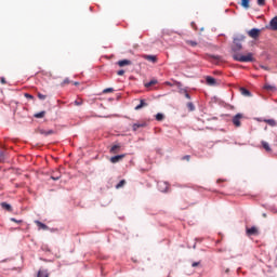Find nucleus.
<instances>
[{"mask_svg": "<svg viewBox=\"0 0 277 277\" xmlns=\"http://www.w3.org/2000/svg\"><path fill=\"white\" fill-rule=\"evenodd\" d=\"M243 40H246V36H243V35H239L234 38L232 51L235 54H233V60H235V62H242V63L254 62L253 53H248L247 55L238 54L239 51H241V49H243V47L241 45Z\"/></svg>", "mask_w": 277, "mask_h": 277, "instance_id": "nucleus-1", "label": "nucleus"}, {"mask_svg": "<svg viewBox=\"0 0 277 277\" xmlns=\"http://www.w3.org/2000/svg\"><path fill=\"white\" fill-rule=\"evenodd\" d=\"M248 36L250 38H253V40H256V38H259V36H261V30L259 28H253L248 31Z\"/></svg>", "mask_w": 277, "mask_h": 277, "instance_id": "nucleus-2", "label": "nucleus"}, {"mask_svg": "<svg viewBox=\"0 0 277 277\" xmlns=\"http://www.w3.org/2000/svg\"><path fill=\"white\" fill-rule=\"evenodd\" d=\"M241 118H243V115L241 114H237L236 116H234L233 124H235L236 127H241Z\"/></svg>", "mask_w": 277, "mask_h": 277, "instance_id": "nucleus-3", "label": "nucleus"}, {"mask_svg": "<svg viewBox=\"0 0 277 277\" xmlns=\"http://www.w3.org/2000/svg\"><path fill=\"white\" fill-rule=\"evenodd\" d=\"M124 157H127L126 154L114 156L110 158V163H119Z\"/></svg>", "mask_w": 277, "mask_h": 277, "instance_id": "nucleus-4", "label": "nucleus"}, {"mask_svg": "<svg viewBox=\"0 0 277 277\" xmlns=\"http://www.w3.org/2000/svg\"><path fill=\"white\" fill-rule=\"evenodd\" d=\"M247 235L249 237L259 235V228H256L255 226L247 228Z\"/></svg>", "mask_w": 277, "mask_h": 277, "instance_id": "nucleus-5", "label": "nucleus"}, {"mask_svg": "<svg viewBox=\"0 0 277 277\" xmlns=\"http://www.w3.org/2000/svg\"><path fill=\"white\" fill-rule=\"evenodd\" d=\"M118 66H120V68L124 67V66H131V64H133L131 61L129 60H122V61H118Z\"/></svg>", "mask_w": 277, "mask_h": 277, "instance_id": "nucleus-6", "label": "nucleus"}, {"mask_svg": "<svg viewBox=\"0 0 277 277\" xmlns=\"http://www.w3.org/2000/svg\"><path fill=\"white\" fill-rule=\"evenodd\" d=\"M144 60L151 62V64H157V57L155 55H144Z\"/></svg>", "mask_w": 277, "mask_h": 277, "instance_id": "nucleus-7", "label": "nucleus"}, {"mask_svg": "<svg viewBox=\"0 0 277 277\" xmlns=\"http://www.w3.org/2000/svg\"><path fill=\"white\" fill-rule=\"evenodd\" d=\"M35 224H37V226L39 228H41V230H49V226H47V224L40 222V221H35Z\"/></svg>", "mask_w": 277, "mask_h": 277, "instance_id": "nucleus-8", "label": "nucleus"}, {"mask_svg": "<svg viewBox=\"0 0 277 277\" xmlns=\"http://www.w3.org/2000/svg\"><path fill=\"white\" fill-rule=\"evenodd\" d=\"M269 25H271V28L273 29V31H277V16H275V17L271 21Z\"/></svg>", "mask_w": 277, "mask_h": 277, "instance_id": "nucleus-9", "label": "nucleus"}, {"mask_svg": "<svg viewBox=\"0 0 277 277\" xmlns=\"http://www.w3.org/2000/svg\"><path fill=\"white\" fill-rule=\"evenodd\" d=\"M206 83H207L208 85H215V83H216L215 78L208 76V77L206 78Z\"/></svg>", "mask_w": 277, "mask_h": 277, "instance_id": "nucleus-10", "label": "nucleus"}, {"mask_svg": "<svg viewBox=\"0 0 277 277\" xmlns=\"http://www.w3.org/2000/svg\"><path fill=\"white\" fill-rule=\"evenodd\" d=\"M143 107H148V104L144 100H141L140 104L135 106V110L138 111V109H142Z\"/></svg>", "mask_w": 277, "mask_h": 277, "instance_id": "nucleus-11", "label": "nucleus"}, {"mask_svg": "<svg viewBox=\"0 0 277 277\" xmlns=\"http://www.w3.org/2000/svg\"><path fill=\"white\" fill-rule=\"evenodd\" d=\"M264 90H266L267 92H276V85H272V84H265L264 85Z\"/></svg>", "mask_w": 277, "mask_h": 277, "instance_id": "nucleus-12", "label": "nucleus"}, {"mask_svg": "<svg viewBox=\"0 0 277 277\" xmlns=\"http://www.w3.org/2000/svg\"><path fill=\"white\" fill-rule=\"evenodd\" d=\"M120 153V145H114L111 148H110V154L111 155H116Z\"/></svg>", "mask_w": 277, "mask_h": 277, "instance_id": "nucleus-13", "label": "nucleus"}, {"mask_svg": "<svg viewBox=\"0 0 277 277\" xmlns=\"http://www.w3.org/2000/svg\"><path fill=\"white\" fill-rule=\"evenodd\" d=\"M0 206H1L2 209H4L5 211L12 212V206L9 205L8 202H1Z\"/></svg>", "mask_w": 277, "mask_h": 277, "instance_id": "nucleus-14", "label": "nucleus"}, {"mask_svg": "<svg viewBox=\"0 0 277 277\" xmlns=\"http://www.w3.org/2000/svg\"><path fill=\"white\" fill-rule=\"evenodd\" d=\"M37 277H49V271L40 269Z\"/></svg>", "mask_w": 277, "mask_h": 277, "instance_id": "nucleus-15", "label": "nucleus"}, {"mask_svg": "<svg viewBox=\"0 0 277 277\" xmlns=\"http://www.w3.org/2000/svg\"><path fill=\"white\" fill-rule=\"evenodd\" d=\"M262 146L267 153H272V147H269V143L263 141Z\"/></svg>", "mask_w": 277, "mask_h": 277, "instance_id": "nucleus-16", "label": "nucleus"}, {"mask_svg": "<svg viewBox=\"0 0 277 277\" xmlns=\"http://www.w3.org/2000/svg\"><path fill=\"white\" fill-rule=\"evenodd\" d=\"M240 92L243 96H252V93H250V91L246 88H241Z\"/></svg>", "mask_w": 277, "mask_h": 277, "instance_id": "nucleus-17", "label": "nucleus"}, {"mask_svg": "<svg viewBox=\"0 0 277 277\" xmlns=\"http://www.w3.org/2000/svg\"><path fill=\"white\" fill-rule=\"evenodd\" d=\"M241 6L248 10L250 8V0H241Z\"/></svg>", "mask_w": 277, "mask_h": 277, "instance_id": "nucleus-18", "label": "nucleus"}, {"mask_svg": "<svg viewBox=\"0 0 277 277\" xmlns=\"http://www.w3.org/2000/svg\"><path fill=\"white\" fill-rule=\"evenodd\" d=\"M186 107L188 108V111H196V106L192 102H188Z\"/></svg>", "mask_w": 277, "mask_h": 277, "instance_id": "nucleus-19", "label": "nucleus"}, {"mask_svg": "<svg viewBox=\"0 0 277 277\" xmlns=\"http://www.w3.org/2000/svg\"><path fill=\"white\" fill-rule=\"evenodd\" d=\"M264 122H266V124H269V127H276L277 122L274 119H266L264 120Z\"/></svg>", "mask_w": 277, "mask_h": 277, "instance_id": "nucleus-20", "label": "nucleus"}, {"mask_svg": "<svg viewBox=\"0 0 277 277\" xmlns=\"http://www.w3.org/2000/svg\"><path fill=\"white\" fill-rule=\"evenodd\" d=\"M124 185H127V181H126V180H121V181L116 185V189H120L121 187H124Z\"/></svg>", "mask_w": 277, "mask_h": 277, "instance_id": "nucleus-21", "label": "nucleus"}, {"mask_svg": "<svg viewBox=\"0 0 277 277\" xmlns=\"http://www.w3.org/2000/svg\"><path fill=\"white\" fill-rule=\"evenodd\" d=\"M151 85H157V80L154 79L145 83V88H151Z\"/></svg>", "mask_w": 277, "mask_h": 277, "instance_id": "nucleus-22", "label": "nucleus"}, {"mask_svg": "<svg viewBox=\"0 0 277 277\" xmlns=\"http://www.w3.org/2000/svg\"><path fill=\"white\" fill-rule=\"evenodd\" d=\"M44 116H47V111L44 110L35 114V118H44Z\"/></svg>", "mask_w": 277, "mask_h": 277, "instance_id": "nucleus-23", "label": "nucleus"}, {"mask_svg": "<svg viewBox=\"0 0 277 277\" xmlns=\"http://www.w3.org/2000/svg\"><path fill=\"white\" fill-rule=\"evenodd\" d=\"M141 127H146V124H144V123H134L133 124V131H137L138 129H141Z\"/></svg>", "mask_w": 277, "mask_h": 277, "instance_id": "nucleus-24", "label": "nucleus"}, {"mask_svg": "<svg viewBox=\"0 0 277 277\" xmlns=\"http://www.w3.org/2000/svg\"><path fill=\"white\" fill-rule=\"evenodd\" d=\"M74 105H76L77 107L83 105V100L82 98H78L74 102Z\"/></svg>", "mask_w": 277, "mask_h": 277, "instance_id": "nucleus-25", "label": "nucleus"}, {"mask_svg": "<svg viewBox=\"0 0 277 277\" xmlns=\"http://www.w3.org/2000/svg\"><path fill=\"white\" fill-rule=\"evenodd\" d=\"M156 120H157L158 122H161V120H163V114L158 113V114L156 115Z\"/></svg>", "mask_w": 277, "mask_h": 277, "instance_id": "nucleus-26", "label": "nucleus"}, {"mask_svg": "<svg viewBox=\"0 0 277 277\" xmlns=\"http://www.w3.org/2000/svg\"><path fill=\"white\" fill-rule=\"evenodd\" d=\"M70 83V79L66 78L65 80H63V82L61 83V87L64 88V85H68Z\"/></svg>", "mask_w": 277, "mask_h": 277, "instance_id": "nucleus-27", "label": "nucleus"}, {"mask_svg": "<svg viewBox=\"0 0 277 277\" xmlns=\"http://www.w3.org/2000/svg\"><path fill=\"white\" fill-rule=\"evenodd\" d=\"M111 92H114V88H107L103 90V94H109Z\"/></svg>", "mask_w": 277, "mask_h": 277, "instance_id": "nucleus-28", "label": "nucleus"}, {"mask_svg": "<svg viewBox=\"0 0 277 277\" xmlns=\"http://www.w3.org/2000/svg\"><path fill=\"white\" fill-rule=\"evenodd\" d=\"M37 96H38V98H39L40 101H45V100H47V95H44V94H42V93H38Z\"/></svg>", "mask_w": 277, "mask_h": 277, "instance_id": "nucleus-29", "label": "nucleus"}, {"mask_svg": "<svg viewBox=\"0 0 277 277\" xmlns=\"http://www.w3.org/2000/svg\"><path fill=\"white\" fill-rule=\"evenodd\" d=\"M186 43H188L190 47H198V42L196 41L188 40Z\"/></svg>", "mask_w": 277, "mask_h": 277, "instance_id": "nucleus-30", "label": "nucleus"}, {"mask_svg": "<svg viewBox=\"0 0 277 277\" xmlns=\"http://www.w3.org/2000/svg\"><path fill=\"white\" fill-rule=\"evenodd\" d=\"M11 222H15V224H23L22 220H16L14 217H11Z\"/></svg>", "mask_w": 277, "mask_h": 277, "instance_id": "nucleus-31", "label": "nucleus"}, {"mask_svg": "<svg viewBox=\"0 0 277 277\" xmlns=\"http://www.w3.org/2000/svg\"><path fill=\"white\" fill-rule=\"evenodd\" d=\"M182 159H183V161H189V159H192V156L186 155Z\"/></svg>", "mask_w": 277, "mask_h": 277, "instance_id": "nucleus-32", "label": "nucleus"}, {"mask_svg": "<svg viewBox=\"0 0 277 277\" xmlns=\"http://www.w3.org/2000/svg\"><path fill=\"white\" fill-rule=\"evenodd\" d=\"M61 177H62V175H57V176L52 175V176H51V179H52L53 181H60Z\"/></svg>", "mask_w": 277, "mask_h": 277, "instance_id": "nucleus-33", "label": "nucleus"}, {"mask_svg": "<svg viewBox=\"0 0 277 277\" xmlns=\"http://www.w3.org/2000/svg\"><path fill=\"white\" fill-rule=\"evenodd\" d=\"M184 96H185V98H188V101L192 98V96L189 95V93L187 91H184Z\"/></svg>", "mask_w": 277, "mask_h": 277, "instance_id": "nucleus-34", "label": "nucleus"}, {"mask_svg": "<svg viewBox=\"0 0 277 277\" xmlns=\"http://www.w3.org/2000/svg\"><path fill=\"white\" fill-rule=\"evenodd\" d=\"M210 57H212V60H222L220 55H210Z\"/></svg>", "mask_w": 277, "mask_h": 277, "instance_id": "nucleus-35", "label": "nucleus"}, {"mask_svg": "<svg viewBox=\"0 0 277 277\" xmlns=\"http://www.w3.org/2000/svg\"><path fill=\"white\" fill-rule=\"evenodd\" d=\"M117 75H118L119 77H122V75H124V69H120L119 71H117Z\"/></svg>", "mask_w": 277, "mask_h": 277, "instance_id": "nucleus-36", "label": "nucleus"}, {"mask_svg": "<svg viewBox=\"0 0 277 277\" xmlns=\"http://www.w3.org/2000/svg\"><path fill=\"white\" fill-rule=\"evenodd\" d=\"M258 5H265V0H258Z\"/></svg>", "mask_w": 277, "mask_h": 277, "instance_id": "nucleus-37", "label": "nucleus"}, {"mask_svg": "<svg viewBox=\"0 0 277 277\" xmlns=\"http://www.w3.org/2000/svg\"><path fill=\"white\" fill-rule=\"evenodd\" d=\"M25 97H26V98H31V100H34V95H31V94H29V93H26V94H25Z\"/></svg>", "mask_w": 277, "mask_h": 277, "instance_id": "nucleus-38", "label": "nucleus"}, {"mask_svg": "<svg viewBox=\"0 0 277 277\" xmlns=\"http://www.w3.org/2000/svg\"><path fill=\"white\" fill-rule=\"evenodd\" d=\"M0 82L4 85V83H6L5 82V79L2 77V78H0Z\"/></svg>", "mask_w": 277, "mask_h": 277, "instance_id": "nucleus-39", "label": "nucleus"}, {"mask_svg": "<svg viewBox=\"0 0 277 277\" xmlns=\"http://www.w3.org/2000/svg\"><path fill=\"white\" fill-rule=\"evenodd\" d=\"M198 265H200V263L198 262L193 263V267H198Z\"/></svg>", "mask_w": 277, "mask_h": 277, "instance_id": "nucleus-40", "label": "nucleus"}, {"mask_svg": "<svg viewBox=\"0 0 277 277\" xmlns=\"http://www.w3.org/2000/svg\"><path fill=\"white\" fill-rule=\"evenodd\" d=\"M228 272H230V269H229V268H226V269H225V274H228Z\"/></svg>", "mask_w": 277, "mask_h": 277, "instance_id": "nucleus-41", "label": "nucleus"}, {"mask_svg": "<svg viewBox=\"0 0 277 277\" xmlns=\"http://www.w3.org/2000/svg\"><path fill=\"white\" fill-rule=\"evenodd\" d=\"M51 134H53V131L48 132V135H51Z\"/></svg>", "mask_w": 277, "mask_h": 277, "instance_id": "nucleus-42", "label": "nucleus"}, {"mask_svg": "<svg viewBox=\"0 0 277 277\" xmlns=\"http://www.w3.org/2000/svg\"><path fill=\"white\" fill-rule=\"evenodd\" d=\"M74 85H79V82H74Z\"/></svg>", "mask_w": 277, "mask_h": 277, "instance_id": "nucleus-43", "label": "nucleus"}, {"mask_svg": "<svg viewBox=\"0 0 277 277\" xmlns=\"http://www.w3.org/2000/svg\"><path fill=\"white\" fill-rule=\"evenodd\" d=\"M0 157H3V151H0Z\"/></svg>", "mask_w": 277, "mask_h": 277, "instance_id": "nucleus-44", "label": "nucleus"}, {"mask_svg": "<svg viewBox=\"0 0 277 277\" xmlns=\"http://www.w3.org/2000/svg\"><path fill=\"white\" fill-rule=\"evenodd\" d=\"M264 70H267V67H262Z\"/></svg>", "mask_w": 277, "mask_h": 277, "instance_id": "nucleus-45", "label": "nucleus"}]
</instances>
